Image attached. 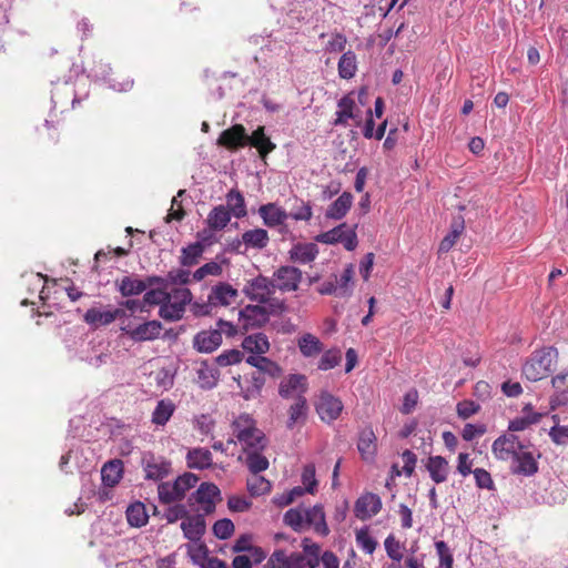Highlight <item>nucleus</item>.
<instances>
[{
    "instance_id": "c9c22d12",
    "label": "nucleus",
    "mask_w": 568,
    "mask_h": 568,
    "mask_svg": "<svg viewBox=\"0 0 568 568\" xmlns=\"http://www.w3.org/2000/svg\"><path fill=\"white\" fill-rule=\"evenodd\" d=\"M116 285L122 296L139 295L148 287L146 283L136 276L128 275L116 281Z\"/></svg>"
},
{
    "instance_id": "de8ad7c7",
    "label": "nucleus",
    "mask_w": 568,
    "mask_h": 568,
    "mask_svg": "<svg viewBox=\"0 0 568 568\" xmlns=\"http://www.w3.org/2000/svg\"><path fill=\"white\" fill-rule=\"evenodd\" d=\"M301 480L303 487L308 494L314 495L317 491L318 481L316 479V469L313 463L306 464L303 467Z\"/></svg>"
},
{
    "instance_id": "2eb2a0df",
    "label": "nucleus",
    "mask_w": 568,
    "mask_h": 568,
    "mask_svg": "<svg viewBox=\"0 0 568 568\" xmlns=\"http://www.w3.org/2000/svg\"><path fill=\"white\" fill-rule=\"evenodd\" d=\"M217 144L230 151H236L247 145V133L242 124H234L221 132Z\"/></svg>"
},
{
    "instance_id": "473e14b6",
    "label": "nucleus",
    "mask_w": 568,
    "mask_h": 568,
    "mask_svg": "<svg viewBox=\"0 0 568 568\" xmlns=\"http://www.w3.org/2000/svg\"><path fill=\"white\" fill-rule=\"evenodd\" d=\"M231 212L224 205L214 206L206 217V224L212 231L223 230L231 221Z\"/></svg>"
},
{
    "instance_id": "a19ab883",
    "label": "nucleus",
    "mask_w": 568,
    "mask_h": 568,
    "mask_svg": "<svg viewBox=\"0 0 568 568\" xmlns=\"http://www.w3.org/2000/svg\"><path fill=\"white\" fill-rule=\"evenodd\" d=\"M226 207L230 210L231 214H233L237 219H242L246 216V205L244 201V196L239 190L232 189L226 194Z\"/></svg>"
},
{
    "instance_id": "f257e3e1",
    "label": "nucleus",
    "mask_w": 568,
    "mask_h": 568,
    "mask_svg": "<svg viewBox=\"0 0 568 568\" xmlns=\"http://www.w3.org/2000/svg\"><path fill=\"white\" fill-rule=\"evenodd\" d=\"M283 521L296 532L312 528L314 532L323 537L329 534L322 505H314L310 508H291L284 514Z\"/></svg>"
},
{
    "instance_id": "c756f323",
    "label": "nucleus",
    "mask_w": 568,
    "mask_h": 568,
    "mask_svg": "<svg viewBox=\"0 0 568 568\" xmlns=\"http://www.w3.org/2000/svg\"><path fill=\"white\" fill-rule=\"evenodd\" d=\"M307 416V403L304 396L295 399L288 408V419L286 427L293 429L296 425H304Z\"/></svg>"
},
{
    "instance_id": "f3484780",
    "label": "nucleus",
    "mask_w": 568,
    "mask_h": 568,
    "mask_svg": "<svg viewBox=\"0 0 568 568\" xmlns=\"http://www.w3.org/2000/svg\"><path fill=\"white\" fill-rule=\"evenodd\" d=\"M307 390V378L302 374H292L280 383L278 394L283 398H298Z\"/></svg>"
},
{
    "instance_id": "4be33fe9",
    "label": "nucleus",
    "mask_w": 568,
    "mask_h": 568,
    "mask_svg": "<svg viewBox=\"0 0 568 568\" xmlns=\"http://www.w3.org/2000/svg\"><path fill=\"white\" fill-rule=\"evenodd\" d=\"M181 529L189 540L200 541L206 529L204 515H189L181 521Z\"/></svg>"
},
{
    "instance_id": "a878e982",
    "label": "nucleus",
    "mask_w": 568,
    "mask_h": 568,
    "mask_svg": "<svg viewBox=\"0 0 568 568\" xmlns=\"http://www.w3.org/2000/svg\"><path fill=\"white\" fill-rule=\"evenodd\" d=\"M318 255V247L314 243H297L290 250L291 261L300 264L313 262Z\"/></svg>"
},
{
    "instance_id": "79ce46f5",
    "label": "nucleus",
    "mask_w": 568,
    "mask_h": 568,
    "mask_svg": "<svg viewBox=\"0 0 568 568\" xmlns=\"http://www.w3.org/2000/svg\"><path fill=\"white\" fill-rule=\"evenodd\" d=\"M174 410L175 406L171 400H159L155 409L152 413V423L158 426H164L172 417Z\"/></svg>"
},
{
    "instance_id": "c03bdc74",
    "label": "nucleus",
    "mask_w": 568,
    "mask_h": 568,
    "mask_svg": "<svg viewBox=\"0 0 568 568\" xmlns=\"http://www.w3.org/2000/svg\"><path fill=\"white\" fill-rule=\"evenodd\" d=\"M355 540L357 547L367 555L374 554L378 546L377 540L371 535L368 527L357 529L355 531Z\"/></svg>"
},
{
    "instance_id": "5fc2aeb1",
    "label": "nucleus",
    "mask_w": 568,
    "mask_h": 568,
    "mask_svg": "<svg viewBox=\"0 0 568 568\" xmlns=\"http://www.w3.org/2000/svg\"><path fill=\"white\" fill-rule=\"evenodd\" d=\"M437 556L439 558V565L442 568H453L454 557L450 548L444 540L435 542Z\"/></svg>"
},
{
    "instance_id": "bb28decb",
    "label": "nucleus",
    "mask_w": 568,
    "mask_h": 568,
    "mask_svg": "<svg viewBox=\"0 0 568 568\" xmlns=\"http://www.w3.org/2000/svg\"><path fill=\"white\" fill-rule=\"evenodd\" d=\"M338 111L336 112V119L334 121L335 125H346L349 119H356L357 114L355 113L356 102L353 98V93H348L344 95L337 103Z\"/></svg>"
},
{
    "instance_id": "13d9d810",
    "label": "nucleus",
    "mask_w": 568,
    "mask_h": 568,
    "mask_svg": "<svg viewBox=\"0 0 568 568\" xmlns=\"http://www.w3.org/2000/svg\"><path fill=\"white\" fill-rule=\"evenodd\" d=\"M474 478L476 486L480 489L495 490L496 486L489 471L484 468H475Z\"/></svg>"
},
{
    "instance_id": "39448f33",
    "label": "nucleus",
    "mask_w": 568,
    "mask_h": 568,
    "mask_svg": "<svg viewBox=\"0 0 568 568\" xmlns=\"http://www.w3.org/2000/svg\"><path fill=\"white\" fill-rule=\"evenodd\" d=\"M192 293L186 287H173L166 291L165 301L160 307L159 315L170 322L182 318L185 306L191 303Z\"/></svg>"
},
{
    "instance_id": "603ef678",
    "label": "nucleus",
    "mask_w": 568,
    "mask_h": 568,
    "mask_svg": "<svg viewBox=\"0 0 568 568\" xmlns=\"http://www.w3.org/2000/svg\"><path fill=\"white\" fill-rule=\"evenodd\" d=\"M384 547L387 556L392 561H402L403 559V545L396 539L394 535H388L384 540Z\"/></svg>"
},
{
    "instance_id": "052dcab7",
    "label": "nucleus",
    "mask_w": 568,
    "mask_h": 568,
    "mask_svg": "<svg viewBox=\"0 0 568 568\" xmlns=\"http://www.w3.org/2000/svg\"><path fill=\"white\" fill-rule=\"evenodd\" d=\"M480 410V405L470 399L462 400L456 406L458 417L467 419Z\"/></svg>"
},
{
    "instance_id": "c85d7f7f",
    "label": "nucleus",
    "mask_w": 568,
    "mask_h": 568,
    "mask_svg": "<svg viewBox=\"0 0 568 568\" xmlns=\"http://www.w3.org/2000/svg\"><path fill=\"white\" fill-rule=\"evenodd\" d=\"M353 204V195L343 192L327 209L325 216L332 220L343 219Z\"/></svg>"
},
{
    "instance_id": "423d86ee",
    "label": "nucleus",
    "mask_w": 568,
    "mask_h": 568,
    "mask_svg": "<svg viewBox=\"0 0 568 568\" xmlns=\"http://www.w3.org/2000/svg\"><path fill=\"white\" fill-rule=\"evenodd\" d=\"M199 477L192 473L179 476L173 483H162L158 487L159 498L164 504H171L184 498L186 491L194 487Z\"/></svg>"
},
{
    "instance_id": "09e8293b",
    "label": "nucleus",
    "mask_w": 568,
    "mask_h": 568,
    "mask_svg": "<svg viewBox=\"0 0 568 568\" xmlns=\"http://www.w3.org/2000/svg\"><path fill=\"white\" fill-rule=\"evenodd\" d=\"M246 485L247 490L253 496H260L271 490V483L258 474L252 475V477L247 479Z\"/></svg>"
},
{
    "instance_id": "7c9ffc66",
    "label": "nucleus",
    "mask_w": 568,
    "mask_h": 568,
    "mask_svg": "<svg viewBox=\"0 0 568 568\" xmlns=\"http://www.w3.org/2000/svg\"><path fill=\"white\" fill-rule=\"evenodd\" d=\"M123 463L113 459L105 463L101 469L102 481L108 487H114L122 478Z\"/></svg>"
},
{
    "instance_id": "4468645a",
    "label": "nucleus",
    "mask_w": 568,
    "mask_h": 568,
    "mask_svg": "<svg viewBox=\"0 0 568 568\" xmlns=\"http://www.w3.org/2000/svg\"><path fill=\"white\" fill-rule=\"evenodd\" d=\"M382 509V499L378 495L366 493L357 498L354 505V515L359 520H367Z\"/></svg>"
},
{
    "instance_id": "864d4df0",
    "label": "nucleus",
    "mask_w": 568,
    "mask_h": 568,
    "mask_svg": "<svg viewBox=\"0 0 568 568\" xmlns=\"http://www.w3.org/2000/svg\"><path fill=\"white\" fill-rule=\"evenodd\" d=\"M223 272V268L222 266L214 262V261H211L209 263H205L204 265H202L201 267H199L192 275V278L196 282H200L202 280H204L206 276L209 275H212V276H220Z\"/></svg>"
},
{
    "instance_id": "774afa93",
    "label": "nucleus",
    "mask_w": 568,
    "mask_h": 568,
    "mask_svg": "<svg viewBox=\"0 0 568 568\" xmlns=\"http://www.w3.org/2000/svg\"><path fill=\"white\" fill-rule=\"evenodd\" d=\"M549 436L557 445L568 444V426H555L550 429Z\"/></svg>"
},
{
    "instance_id": "4c0bfd02",
    "label": "nucleus",
    "mask_w": 568,
    "mask_h": 568,
    "mask_svg": "<svg viewBox=\"0 0 568 568\" xmlns=\"http://www.w3.org/2000/svg\"><path fill=\"white\" fill-rule=\"evenodd\" d=\"M242 241L246 247L263 250L268 245L270 236L264 229H253L242 234Z\"/></svg>"
},
{
    "instance_id": "20e7f679",
    "label": "nucleus",
    "mask_w": 568,
    "mask_h": 568,
    "mask_svg": "<svg viewBox=\"0 0 568 568\" xmlns=\"http://www.w3.org/2000/svg\"><path fill=\"white\" fill-rule=\"evenodd\" d=\"M275 287L272 278L258 275L245 284L243 293L245 296L258 304H268L270 314H281L286 310L284 301L273 297Z\"/></svg>"
},
{
    "instance_id": "72a5a7b5",
    "label": "nucleus",
    "mask_w": 568,
    "mask_h": 568,
    "mask_svg": "<svg viewBox=\"0 0 568 568\" xmlns=\"http://www.w3.org/2000/svg\"><path fill=\"white\" fill-rule=\"evenodd\" d=\"M197 383L202 388H212L219 381V371L207 361H202L196 368Z\"/></svg>"
},
{
    "instance_id": "338daca9",
    "label": "nucleus",
    "mask_w": 568,
    "mask_h": 568,
    "mask_svg": "<svg viewBox=\"0 0 568 568\" xmlns=\"http://www.w3.org/2000/svg\"><path fill=\"white\" fill-rule=\"evenodd\" d=\"M256 372H261L263 376L264 374H267L273 378H277L282 375V368L280 365L264 356L262 357L261 365Z\"/></svg>"
},
{
    "instance_id": "49530a36",
    "label": "nucleus",
    "mask_w": 568,
    "mask_h": 568,
    "mask_svg": "<svg viewBox=\"0 0 568 568\" xmlns=\"http://www.w3.org/2000/svg\"><path fill=\"white\" fill-rule=\"evenodd\" d=\"M204 252V245L196 242L182 248L181 264L183 266H193L199 263V258Z\"/></svg>"
},
{
    "instance_id": "dca6fc26",
    "label": "nucleus",
    "mask_w": 568,
    "mask_h": 568,
    "mask_svg": "<svg viewBox=\"0 0 568 568\" xmlns=\"http://www.w3.org/2000/svg\"><path fill=\"white\" fill-rule=\"evenodd\" d=\"M121 329L133 341V342H146L156 339L162 331V324L159 321H149L136 327L123 326Z\"/></svg>"
},
{
    "instance_id": "393cba45",
    "label": "nucleus",
    "mask_w": 568,
    "mask_h": 568,
    "mask_svg": "<svg viewBox=\"0 0 568 568\" xmlns=\"http://www.w3.org/2000/svg\"><path fill=\"white\" fill-rule=\"evenodd\" d=\"M247 144L255 148L262 159H265L276 148L275 143L265 134L264 126H258L252 135H247Z\"/></svg>"
},
{
    "instance_id": "1a4fd4ad",
    "label": "nucleus",
    "mask_w": 568,
    "mask_h": 568,
    "mask_svg": "<svg viewBox=\"0 0 568 568\" xmlns=\"http://www.w3.org/2000/svg\"><path fill=\"white\" fill-rule=\"evenodd\" d=\"M524 448V442L513 433H506L497 437L491 445L494 457L501 462H509L516 456V452Z\"/></svg>"
},
{
    "instance_id": "8fccbe9b",
    "label": "nucleus",
    "mask_w": 568,
    "mask_h": 568,
    "mask_svg": "<svg viewBox=\"0 0 568 568\" xmlns=\"http://www.w3.org/2000/svg\"><path fill=\"white\" fill-rule=\"evenodd\" d=\"M341 362H342V352L338 348H332V349L324 352V354L322 355V357L318 362L317 367L321 371H328V369H332V368L336 367L337 365H339Z\"/></svg>"
},
{
    "instance_id": "f03ea898",
    "label": "nucleus",
    "mask_w": 568,
    "mask_h": 568,
    "mask_svg": "<svg viewBox=\"0 0 568 568\" xmlns=\"http://www.w3.org/2000/svg\"><path fill=\"white\" fill-rule=\"evenodd\" d=\"M233 438L229 439V444L239 443L243 452L253 449H265L267 438L265 434L257 428L255 419L250 414H241L231 424Z\"/></svg>"
},
{
    "instance_id": "58836bf2",
    "label": "nucleus",
    "mask_w": 568,
    "mask_h": 568,
    "mask_svg": "<svg viewBox=\"0 0 568 568\" xmlns=\"http://www.w3.org/2000/svg\"><path fill=\"white\" fill-rule=\"evenodd\" d=\"M297 345H298L300 352L305 357H314V356L318 355L320 353H322V351H323V343L320 341L318 337H316L315 335H313L311 333H306V334L302 335L298 338Z\"/></svg>"
},
{
    "instance_id": "7ed1b4c3",
    "label": "nucleus",
    "mask_w": 568,
    "mask_h": 568,
    "mask_svg": "<svg viewBox=\"0 0 568 568\" xmlns=\"http://www.w3.org/2000/svg\"><path fill=\"white\" fill-rule=\"evenodd\" d=\"M559 352L554 346L535 349L521 366L523 376L530 382H538L550 376L558 363Z\"/></svg>"
},
{
    "instance_id": "412c9836",
    "label": "nucleus",
    "mask_w": 568,
    "mask_h": 568,
    "mask_svg": "<svg viewBox=\"0 0 568 568\" xmlns=\"http://www.w3.org/2000/svg\"><path fill=\"white\" fill-rule=\"evenodd\" d=\"M551 386L554 388V394L550 397L551 408L566 405L568 403V369L552 376Z\"/></svg>"
},
{
    "instance_id": "3c124183",
    "label": "nucleus",
    "mask_w": 568,
    "mask_h": 568,
    "mask_svg": "<svg viewBox=\"0 0 568 568\" xmlns=\"http://www.w3.org/2000/svg\"><path fill=\"white\" fill-rule=\"evenodd\" d=\"M541 414L538 413H532L524 417H517L509 422L508 430L511 433L525 430L530 425L538 423Z\"/></svg>"
},
{
    "instance_id": "9d476101",
    "label": "nucleus",
    "mask_w": 568,
    "mask_h": 568,
    "mask_svg": "<svg viewBox=\"0 0 568 568\" xmlns=\"http://www.w3.org/2000/svg\"><path fill=\"white\" fill-rule=\"evenodd\" d=\"M191 500L201 506L204 515H210L215 510L216 503L222 500L221 491L215 484L202 483L192 495Z\"/></svg>"
},
{
    "instance_id": "37998d69",
    "label": "nucleus",
    "mask_w": 568,
    "mask_h": 568,
    "mask_svg": "<svg viewBox=\"0 0 568 568\" xmlns=\"http://www.w3.org/2000/svg\"><path fill=\"white\" fill-rule=\"evenodd\" d=\"M264 449H253L246 453L245 464L250 471L254 475L264 471L268 467V460L262 455Z\"/></svg>"
},
{
    "instance_id": "f704fd0d",
    "label": "nucleus",
    "mask_w": 568,
    "mask_h": 568,
    "mask_svg": "<svg viewBox=\"0 0 568 568\" xmlns=\"http://www.w3.org/2000/svg\"><path fill=\"white\" fill-rule=\"evenodd\" d=\"M242 347L251 354L263 355L268 352L270 342L265 334L256 333L246 336L242 342Z\"/></svg>"
},
{
    "instance_id": "0eeeda50",
    "label": "nucleus",
    "mask_w": 568,
    "mask_h": 568,
    "mask_svg": "<svg viewBox=\"0 0 568 568\" xmlns=\"http://www.w3.org/2000/svg\"><path fill=\"white\" fill-rule=\"evenodd\" d=\"M540 457V454L537 457L530 450V445L524 443V448H520L516 452V456L511 457L509 462H511L510 470L514 475H520L530 477L538 473L539 466L537 458Z\"/></svg>"
},
{
    "instance_id": "ea45409f",
    "label": "nucleus",
    "mask_w": 568,
    "mask_h": 568,
    "mask_svg": "<svg viewBox=\"0 0 568 568\" xmlns=\"http://www.w3.org/2000/svg\"><path fill=\"white\" fill-rule=\"evenodd\" d=\"M337 69L342 79H352L357 71L356 54L352 50L344 52L339 58Z\"/></svg>"
},
{
    "instance_id": "e433bc0d",
    "label": "nucleus",
    "mask_w": 568,
    "mask_h": 568,
    "mask_svg": "<svg viewBox=\"0 0 568 568\" xmlns=\"http://www.w3.org/2000/svg\"><path fill=\"white\" fill-rule=\"evenodd\" d=\"M270 311L263 305H247L240 311V316L252 325H261L268 321Z\"/></svg>"
},
{
    "instance_id": "69168bd1",
    "label": "nucleus",
    "mask_w": 568,
    "mask_h": 568,
    "mask_svg": "<svg viewBox=\"0 0 568 568\" xmlns=\"http://www.w3.org/2000/svg\"><path fill=\"white\" fill-rule=\"evenodd\" d=\"M185 193L184 190H180L178 195L172 199V204L170 212L166 216V221H182L185 216V211L183 210L182 203L178 201V196H182Z\"/></svg>"
},
{
    "instance_id": "9b49d317",
    "label": "nucleus",
    "mask_w": 568,
    "mask_h": 568,
    "mask_svg": "<svg viewBox=\"0 0 568 568\" xmlns=\"http://www.w3.org/2000/svg\"><path fill=\"white\" fill-rule=\"evenodd\" d=\"M240 389V395L245 400L255 399L261 396L262 389L265 385V377L261 372H252L242 377L241 375L233 377Z\"/></svg>"
},
{
    "instance_id": "6e6552de",
    "label": "nucleus",
    "mask_w": 568,
    "mask_h": 568,
    "mask_svg": "<svg viewBox=\"0 0 568 568\" xmlns=\"http://www.w3.org/2000/svg\"><path fill=\"white\" fill-rule=\"evenodd\" d=\"M303 278V273L300 268L291 265L280 266L272 276L275 291L282 293L297 291Z\"/></svg>"
},
{
    "instance_id": "f8f14e48",
    "label": "nucleus",
    "mask_w": 568,
    "mask_h": 568,
    "mask_svg": "<svg viewBox=\"0 0 568 568\" xmlns=\"http://www.w3.org/2000/svg\"><path fill=\"white\" fill-rule=\"evenodd\" d=\"M142 467L145 473V479L150 480H161L171 471V463L152 453L143 455Z\"/></svg>"
},
{
    "instance_id": "2f4dec72",
    "label": "nucleus",
    "mask_w": 568,
    "mask_h": 568,
    "mask_svg": "<svg viewBox=\"0 0 568 568\" xmlns=\"http://www.w3.org/2000/svg\"><path fill=\"white\" fill-rule=\"evenodd\" d=\"M186 464L190 468L206 469L212 467L213 457L206 448H193L186 455Z\"/></svg>"
},
{
    "instance_id": "a18cd8bd",
    "label": "nucleus",
    "mask_w": 568,
    "mask_h": 568,
    "mask_svg": "<svg viewBox=\"0 0 568 568\" xmlns=\"http://www.w3.org/2000/svg\"><path fill=\"white\" fill-rule=\"evenodd\" d=\"M126 519L132 527L144 526L149 519L145 506L140 501L130 505L126 510Z\"/></svg>"
},
{
    "instance_id": "0e129e2a",
    "label": "nucleus",
    "mask_w": 568,
    "mask_h": 568,
    "mask_svg": "<svg viewBox=\"0 0 568 568\" xmlns=\"http://www.w3.org/2000/svg\"><path fill=\"white\" fill-rule=\"evenodd\" d=\"M347 43V39L343 33L334 32L325 45L327 52H343Z\"/></svg>"
},
{
    "instance_id": "680f3d73",
    "label": "nucleus",
    "mask_w": 568,
    "mask_h": 568,
    "mask_svg": "<svg viewBox=\"0 0 568 568\" xmlns=\"http://www.w3.org/2000/svg\"><path fill=\"white\" fill-rule=\"evenodd\" d=\"M191 272L184 268H173L168 273L166 280L173 285H184L191 282Z\"/></svg>"
},
{
    "instance_id": "aec40b11",
    "label": "nucleus",
    "mask_w": 568,
    "mask_h": 568,
    "mask_svg": "<svg viewBox=\"0 0 568 568\" xmlns=\"http://www.w3.org/2000/svg\"><path fill=\"white\" fill-rule=\"evenodd\" d=\"M222 344L221 331L199 332L193 338V347L200 353H212Z\"/></svg>"
},
{
    "instance_id": "cd10ccee",
    "label": "nucleus",
    "mask_w": 568,
    "mask_h": 568,
    "mask_svg": "<svg viewBox=\"0 0 568 568\" xmlns=\"http://www.w3.org/2000/svg\"><path fill=\"white\" fill-rule=\"evenodd\" d=\"M357 448L364 459L374 457L377 450V438L372 427L361 430Z\"/></svg>"
},
{
    "instance_id": "5701e85b",
    "label": "nucleus",
    "mask_w": 568,
    "mask_h": 568,
    "mask_svg": "<svg viewBox=\"0 0 568 568\" xmlns=\"http://www.w3.org/2000/svg\"><path fill=\"white\" fill-rule=\"evenodd\" d=\"M425 467L434 483L442 484L447 480L449 464L443 456H429Z\"/></svg>"
},
{
    "instance_id": "6ab92c4d",
    "label": "nucleus",
    "mask_w": 568,
    "mask_h": 568,
    "mask_svg": "<svg viewBox=\"0 0 568 568\" xmlns=\"http://www.w3.org/2000/svg\"><path fill=\"white\" fill-rule=\"evenodd\" d=\"M239 293L230 283L220 282L211 288L209 294L211 304L214 308L217 306H229L235 302Z\"/></svg>"
},
{
    "instance_id": "e2e57ef3",
    "label": "nucleus",
    "mask_w": 568,
    "mask_h": 568,
    "mask_svg": "<svg viewBox=\"0 0 568 568\" xmlns=\"http://www.w3.org/2000/svg\"><path fill=\"white\" fill-rule=\"evenodd\" d=\"M266 568H290L288 555L285 550L277 549L268 558Z\"/></svg>"
},
{
    "instance_id": "4d7b16f0",
    "label": "nucleus",
    "mask_w": 568,
    "mask_h": 568,
    "mask_svg": "<svg viewBox=\"0 0 568 568\" xmlns=\"http://www.w3.org/2000/svg\"><path fill=\"white\" fill-rule=\"evenodd\" d=\"M346 229V223H342L341 225L318 234L315 240L320 243L324 244H336L341 242L342 235Z\"/></svg>"
},
{
    "instance_id": "b1692460",
    "label": "nucleus",
    "mask_w": 568,
    "mask_h": 568,
    "mask_svg": "<svg viewBox=\"0 0 568 568\" xmlns=\"http://www.w3.org/2000/svg\"><path fill=\"white\" fill-rule=\"evenodd\" d=\"M258 214L263 219L264 224L268 227L282 225L288 217V214L274 203L261 205Z\"/></svg>"
},
{
    "instance_id": "ddd939ff",
    "label": "nucleus",
    "mask_w": 568,
    "mask_h": 568,
    "mask_svg": "<svg viewBox=\"0 0 568 568\" xmlns=\"http://www.w3.org/2000/svg\"><path fill=\"white\" fill-rule=\"evenodd\" d=\"M343 407V403L338 397L324 392L320 395L316 412L323 422L331 423L339 417Z\"/></svg>"
},
{
    "instance_id": "a211bd4d",
    "label": "nucleus",
    "mask_w": 568,
    "mask_h": 568,
    "mask_svg": "<svg viewBox=\"0 0 568 568\" xmlns=\"http://www.w3.org/2000/svg\"><path fill=\"white\" fill-rule=\"evenodd\" d=\"M125 315L122 308L113 310H99L95 307L89 308L84 314V321L94 327L105 326Z\"/></svg>"
},
{
    "instance_id": "bf43d9fd",
    "label": "nucleus",
    "mask_w": 568,
    "mask_h": 568,
    "mask_svg": "<svg viewBox=\"0 0 568 568\" xmlns=\"http://www.w3.org/2000/svg\"><path fill=\"white\" fill-rule=\"evenodd\" d=\"M234 532V524L231 519H220L213 525V534L219 539H227Z\"/></svg>"
},
{
    "instance_id": "6e6d98bb",
    "label": "nucleus",
    "mask_w": 568,
    "mask_h": 568,
    "mask_svg": "<svg viewBox=\"0 0 568 568\" xmlns=\"http://www.w3.org/2000/svg\"><path fill=\"white\" fill-rule=\"evenodd\" d=\"M244 354L239 349H227L221 353L216 358L215 363L219 366L225 367L234 364H239L243 361Z\"/></svg>"
}]
</instances>
